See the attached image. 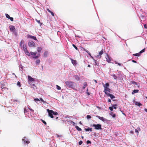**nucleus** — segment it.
Wrapping results in <instances>:
<instances>
[{"mask_svg": "<svg viewBox=\"0 0 147 147\" xmlns=\"http://www.w3.org/2000/svg\"><path fill=\"white\" fill-rule=\"evenodd\" d=\"M66 85L67 87L69 88H72L74 89V82L71 81H68L65 82Z\"/></svg>", "mask_w": 147, "mask_h": 147, "instance_id": "f257e3e1", "label": "nucleus"}, {"mask_svg": "<svg viewBox=\"0 0 147 147\" xmlns=\"http://www.w3.org/2000/svg\"><path fill=\"white\" fill-rule=\"evenodd\" d=\"M23 50L24 51L25 54L28 56H30V54L29 52L28 51L27 49L26 45L24 44L23 46Z\"/></svg>", "mask_w": 147, "mask_h": 147, "instance_id": "f03ea898", "label": "nucleus"}, {"mask_svg": "<svg viewBox=\"0 0 147 147\" xmlns=\"http://www.w3.org/2000/svg\"><path fill=\"white\" fill-rule=\"evenodd\" d=\"M10 30L11 32L14 33L15 35H17V33L15 32L16 29L15 26H13L11 25L9 26Z\"/></svg>", "mask_w": 147, "mask_h": 147, "instance_id": "7ed1b4c3", "label": "nucleus"}, {"mask_svg": "<svg viewBox=\"0 0 147 147\" xmlns=\"http://www.w3.org/2000/svg\"><path fill=\"white\" fill-rule=\"evenodd\" d=\"M92 126L94 127V129H101V125L100 124H93L92 125Z\"/></svg>", "mask_w": 147, "mask_h": 147, "instance_id": "20e7f679", "label": "nucleus"}, {"mask_svg": "<svg viewBox=\"0 0 147 147\" xmlns=\"http://www.w3.org/2000/svg\"><path fill=\"white\" fill-rule=\"evenodd\" d=\"M30 54L34 56L33 57V58L35 59H36L39 58L40 57V55L39 54L35 56L36 55V52H30Z\"/></svg>", "mask_w": 147, "mask_h": 147, "instance_id": "39448f33", "label": "nucleus"}, {"mask_svg": "<svg viewBox=\"0 0 147 147\" xmlns=\"http://www.w3.org/2000/svg\"><path fill=\"white\" fill-rule=\"evenodd\" d=\"M110 89L109 88H107L105 87V88H104V92L105 93V94L107 96L110 94Z\"/></svg>", "mask_w": 147, "mask_h": 147, "instance_id": "423d86ee", "label": "nucleus"}, {"mask_svg": "<svg viewBox=\"0 0 147 147\" xmlns=\"http://www.w3.org/2000/svg\"><path fill=\"white\" fill-rule=\"evenodd\" d=\"M47 110L49 116L51 118H53L54 117L53 116V114L52 110H50L49 109H47Z\"/></svg>", "mask_w": 147, "mask_h": 147, "instance_id": "0eeeda50", "label": "nucleus"}, {"mask_svg": "<svg viewBox=\"0 0 147 147\" xmlns=\"http://www.w3.org/2000/svg\"><path fill=\"white\" fill-rule=\"evenodd\" d=\"M28 46L30 47H35V43L32 41H30L28 42Z\"/></svg>", "mask_w": 147, "mask_h": 147, "instance_id": "6e6552de", "label": "nucleus"}, {"mask_svg": "<svg viewBox=\"0 0 147 147\" xmlns=\"http://www.w3.org/2000/svg\"><path fill=\"white\" fill-rule=\"evenodd\" d=\"M104 51L102 49L101 51H100L98 55H96V57L99 59L101 57V55L104 53Z\"/></svg>", "mask_w": 147, "mask_h": 147, "instance_id": "1a4fd4ad", "label": "nucleus"}, {"mask_svg": "<svg viewBox=\"0 0 147 147\" xmlns=\"http://www.w3.org/2000/svg\"><path fill=\"white\" fill-rule=\"evenodd\" d=\"M27 38H32L35 40L37 41L38 40L36 38L35 36H33L31 35H30L29 34H28L27 36Z\"/></svg>", "mask_w": 147, "mask_h": 147, "instance_id": "9d476101", "label": "nucleus"}, {"mask_svg": "<svg viewBox=\"0 0 147 147\" xmlns=\"http://www.w3.org/2000/svg\"><path fill=\"white\" fill-rule=\"evenodd\" d=\"M96 117L99 119L100 120H101L103 122H104L105 121V119L103 117H100L99 116L97 115Z\"/></svg>", "mask_w": 147, "mask_h": 147, "instance_id": "9b49d317", "label": "nucleus"}, {"mask_svg": "<svg viewBox=\"0 0 147 147\" xmlns=\"http://www.w3.org/2000/svg\"><path fill=\"white\" fill-rule=\"evenodd\" d=\"M28 80L29 81L31 82L34 81V79L33 78H32L30 76H28Z\"/></svg>", "mask_w": 147, "mask_h": 147, "instance_id": "f8f14e48", "label": "nucleus"}, {"mask_svg": "<svg viewBox=\"0 0 147 147\" xmlns=\"http://www.w3.org/2000/svg\"><path fill=\"white\" fill-rule=\"evenodd\" d=\"M108 96H109L111 99H113L115 98V97L113 94H109L107 95Z\"/></svg>", "mask_w": 147, "mask_h": 147, "instance_id": "ddd939ff", "label": "nucleus"}, {"mask_svg": "<svg viewBox=\"0 0 147 147\" xmlns=\"http://www.w3.org/2000/svg\"><path fill=\"white\" fill-rule=\"evenodd\" d=\"M134 101L135 103V104L136 105H138L139 106H142V104L139 102H138L137 101H135L134 100Z\"/></svg>", "mask_w": 147, "mask_h": 147, "instance_id": "4468645a", "label": "nucleus"}, {"mask_svg": "<svg viewBox=\"0 0 147 147\" xmlns=\"http://www.w3.org/2000/svg\"><path fill=\"white\" fill-rule=\"evenodd\" d=\"M109 86V84L108 83H107L105 84V85H103V86L104 88H105L106 87L107 88H109L108 87Z\"/></svg>", "mask_w": 147, "mask_h": 147, "instance_id": "2eb2a0df", "label": "nucleus"}, {"mask_svg": "<svg viewBox=\"0 0 147 147\" xmlns=\"http://www.w3.org/2000/svg\"><path fill=\"white\" fill-rule=\"evenodd\" d=\"M71 62L74 65H76L77 64L76 61V60H73L72 59H71Z\"/></svg>", "mask_w": 147, "mask_h": 147, "instance_id": "dca6fc26", "label": "nucleus"}, {"mask_svg": "<svg viewBox=\"0 0 147 147\" xmlns=\"http://www.w3.org/2000/svg\"><path fill=\"white\" fill-rule=\"evenodd\" d=\"M139 92V90H134V91L132 92V94H134L135 93H138Z\"/></svg>", "mask_w": 147, "mask_h": 147, "instance_id": "f3484780", "label": "nucleus"}, {"mask_svg": "<svg viewBox=\"0 0 147 147\" xmlns=\"http://www.w3.org/2000/svg\"><path fill=\"white\" fill-rule=\"evenodd\" d=\"M47 10L49 12V13H51V14L53 16H54V13H53V12L52 11H51L48 8H47Z\"/></svg>", "mask_w": 147, "mask_h": 147, "instance_id": "a211bd4d", "label": "nucleus"}, {"mask_svg": "<svg viewBox=\"0 0 147 147\" xmlns=\"http://www.w3.org/2000/svg\"><path fill=\"white\" fill-rule=\"evenodd\" d=\"M42 48L41 47H38L37 48V50L38 52H40L41 51Z\"/></svg>", "mask_w": 147, "mask_h": 147, "instance_id": "6ab92c4d", "label": "nucleus"}, {"mask_svg": "<svg viewBox=\"0 0 147 147\" xmlns=\"http://www.w3.org/2000/svg\"><path fill=\"white\" fill-rule=\"evenodd\" d=\"M141 55V54L139 52V53H136V54H133V55L135 56H140Z\"/></svg>", "mask_w": 147, "mask_h": 147, "instance_id": "aec40b11", "label": "nucleus"}, {"mask_svg": "<svg viewBox=\"0 0 147 147\" xmlns=\"http://www.w3.org/2000/svg\"><path fill=\"white\" fill-rule=\"evenodd\" d=\"M75 79L79 81L80 80V78L79 76L77 75H75L74 76Z\"/></svg>", "mask_w": 147, "mask_h": 147, "instance_id": "412c9836", "label": "nucleus"}, {"mask_svg": "<svg viewBox=\"0 0 147 147\" xmlns=\"http://www.w3.org/2000/svg\"><path fill=\"white\" fill-rule=\"evenodd\" d=\"M110 115H111L112 117H115V116H116V115L115 114H113V112H111L110 113Z\"/></svg>", "mask_w": 147, "mask_h": 147, "instance_id": "4be33fe9", "label": "nucleus"}, {"mask_svg": "<svg viewBox=\"0 0 147 147\" xmlns=\"http://www.w3.org/2000/svg\"><path fill=\"white\" fill-rule=\"evenodd\" d=\"M48 54V52L47 51H45L44 54H43L44 56L45 57H47Z\"/></svg>", "mask_w": 147, "mask_h": 147, "instance_id": "5701e85b", "label": "nucleus"}, {"mask_svg": "<svg viewBox=\"0 0 147 147\" xmlns=\"http://www.w3.org/2000/svg\"><path fill=\"white\" fill-rule=\"evenodd\" d=\"M77 129L78 131H82V129L78 126H76L75 127Z\"/></svg>", "mask_w": 147, "mask_h": 147, "instance_id": "b1692460", "label": "nucleus"}, {"mask_svg": "<svg viewBox=\"0 0 147 147\" xmlns=\"http://www.w3.org/2000/svg\"><path fill=\"white\" fill-rule=\"evenodd\" d=\"M1 89L2 91H7L8 90V89L6 87H3L2 88H1Z\"/></svg>", "mask_w": 147, "mask_h": 147, "instance_id": "393cba45", "label": "nucleus"}, {"mask_svg": "<svg viewBox=\"0 0 147 147\" xmlns=\"http://www.w3.org/2000/svg\"><path fill=\"white\" fill-rule=\"evenodd\" d=\"M85 130L86 131H92V128H88L87 129H85Z\"/></svg>", "mask_w": 147, "mask_h": 147, "instance_id": "a878e982", "label": "nucleus"}, {"mask_svg": "<svg viewBox=\"0 0 147 147\" xmlns=\"http://www.w3.org/2000/svg\"><path fill=\"white\" fill-rule=\"evenodd\" d=\"M87 86V82H85L84 84V86L83 87V88L84 89Z\"/></svg>", "mask_w": 147, "mask_h": 147, "instance_id": "bb28decb", "label": "nucleus"}, {"mask_svg": "<svg viewBox=\"0 0 147 147\" xmlns=\"http://www.w3.org/2000/svg\"><path fill=\"white\" fill-rule=\"evenodd\" d=\"M24 41L23 40H22L20 42V46L22 47V45L24 44Z\"/></svg>", "mask_w": 147, "mask_h": 147, "instance_id": "cd10ccee", "label": "nucleus"}, {"mask_svg": "<svg viewBox=\"0 0 147 147\" xmlns=\"http://www.w3.org/2000/svg\"><path fill=\"white\" fill-rule=\"evenodd\" d=\"M83 50L86 51L89 55H90V53L89 51H88L85 48L83 49Z\"/></svg>", "mask_w": 147, "mask_h": 147, "instance_id": "c85d7f7f", "label": "nucleus"}, {"mask_svg": "<svg viewBox=\"0 0 147 147\" xmlns=\"http://www.w3.org/2000/svg\"><path fill=\"white\" fill-rule=\"evenodd\" d=\"M36 64H39L40 62V60L39 59H37L36 60Z\"/></svg>", "mask_w": 147, "mask_h": 147, "instance_id": "c756f323", "label": "nucleus"}, {"mask_svg": "<svg viewBox=\"0 0 147 147\" xmlns=\"http://www.w3.org/2000/svg\"><path fill=\"white\" fill-rule=\"evenodd\" d=\"M117 104H115L112 106V107H113V109H117Z\"/></svg>", "mask_w": 147, "mask_h": 147, "instance_id": "7c9ffc66", "label": "nucleus"}, {"mask_svg": "<svg viewBox=\"0 0 147 147\" xmlns=\"http://www.w3.org/2000/svg\"><path fill=\"white\" fill-rule=\"evenodd\" d=\"M112 76L115 79V80L117 79V77L115 74H113Z\"/></svg>", "mask_w": 147, "mask_h": 147, "instance_id": "2f4dec72", "label": "nucleus"}, {"mask_svg": "<svg viewBox=\"0 0 147 147\" xmlns=\"http://www.w3.org/2000/svg\"><path fill=\"white\" fill-rule=\"evenodd\" d=\"M53 114L54 115H57L58 114V113L57 112H54L52 110Z\"/></svg>", "mask_w": 147, "mask_h": 147, "instance_id": "473e14b6", "label": "nucleus"}, {"mask_svg": "<svg viewBox=\"0 0 147 147\" xmlns=\"http://www.w3.org/2000/svg\"><path fill=\"white\" fill-rule=\"evenodd\" d=\"M17 85L19 86V87H21L20 83V82L18 81L17 83Z\"/></svg>", "mask_w": 147, "mask_h": 147, "instance_id": "72a5a7b5", "label": "nucleus"}, {"mask_svg": "<svg viewBox=\"0 0 147 147\" xmlns=\"http://www.w3.org/2000/svg\"><path fill=\"white\" fill-rule=\"evenodd\" d=\"M57 89L58 90H59L61 89V88L58 85H56Z\"/></svg>", "mask_w": 147, "mask_h": 147, "instance_id": "f704fd0d", "label": "nucleus"}, {"mask_svg": "<svg viewBox=\"0 0 147 147\" xmlns=\"http://www.w3.org/2000/svg\"><path fill=\"white\" fill-rule=\"evenodd\" d=\"M39 99L42 102H43L44 103H45L46 102V101H44L42 99V98H40V99Z\"/></svg>", "mask_w": 147, "mask_h": 147, "instance_id": "c9c22d12", "label": "nucleus"}, {"mask_svg": "<svg viewBox=\"0 0 147 147\" xmlns=\"http://www.w3.org/2000/svg\"><path fill=\"white\" fill-rule=\"evenodd\" d=\"M5 16L8 19H9V18H10L9 16L7 14H6Z\"/></svg>", "mask_w": 147, "mask_h": 147, "instance_id": "e433bc0d", "label": "nucleus"}, {"mask_svg": "<svg viewBox=\"0 0 147 147\" xmlns=\"http://www.w3.org/2000/svg\"><path fill=\"white\" fill-rule=\"evenodd\" d=\"M72 46L75 48V49H76L77 50L78 49L77 47L75 45L73 44L72 45Z\"/></svg>", "mask_w": 147, "mask_h": 147, "instance_id": "4c0bfd02", "label": "nucleus"}, {"mask_svg": "<svg viewBox=\"0 0 147 147\" xmlns=\"http://www.w3.org/2000/svg\"><path fill=\"white\" fill-rule=\"evenodd\" d=\"M145 51V49H143L141 51H140L139 52L140 53V54H141L143 52H144Z\"/></svg>", "mask_w": 147, "mask_h": 147, "instance_id": "58836bf2", "label": "nucleus"}, {"mask_svg": "<svg viewBox=\"0 0 147 147\" xmlns=\"http://www.w3.org/2000/svg\"><path fill=\"white\" fill-rule=\"evenodd\" d=\"M92 117L90 115H88L87 116V118L88 119H90Z\"/></svg>", "mask_w": 147, "mask_h": 147, "instance_id": "ea45409f", "label": "nucleus"}, {"mask_svg": "<svg viewBox=\"0 0 147 147\" xmlns=\"http://www.w3.org/2000/svg\"><path fill=\"white\" fill-rule=\"evenodd\" d=\"M107 59V61L109 63H110V61H111V59H110L109 58L108 59Z\"/></svg>", "mask_w": 147, "mask_h": 147, "instance_id": "a19ab883", "label": "nucleus"}, {"mask_svg": "<svg viewBox=\"0 0 147 147\" xmlns=\"http://www.w3.org/2000/svg\"><path fill=\"white\" fill-rule=\"evenodd\" d=\"M82 140H80L79 142V145H81L82 144Z\"/></svg>", "mask_w": 147, "mask_h": 147, "instance_id": "79ce46f5", "label": "nucleus"}, {"mask_svg": "<svg viewBox=\"0 0 147 147\" xmlns=\"http://www.w3.org/2000/svg\"><path fill=\"white\" fill-rule=\"evenodd\" d=\"M34 100L36 101H39L40 100L37 98H34Z\"/></svg>", "mask_w": 147, "mask_h": 147, "instance_id": "37998d69", "label": "nucleus"}, {"mask_svg": "<svg viewBox=\"0 0 147 147\" xmlns=\"http://www.w3.org/2000/svg\"><path fill=\"white\" fill-rule=\"evenodd\" d=\"M109 109L111 111H112L113 110V107H109Z\"/></svg>", "mask_w": 147, "mask_h": 147, "instance_id": "c03bdc74", "label": "nucleus"}, {"mask_svg": "<svg viewBox=\"0 0 147 147\" xmlns=\"http://www.w3.org/2000/svg\"><path fill=\"white\" fill-rule=\"evenodd\" d=\"M42 122L45 124L46 125L47 123L46 121L43 120H42Z\"/></svg>", "mask_w": 147, "mask_h": 147, "instance_id": "a18cd8bd", "label": "nucleus"}, {"mask_svg": "<svg viewBox=\"0 0 147 147\" xmlns=\"http://www.w3.org/2000/svg\"><path fill=\"white\" fill-rule=\"evenodd\" d=\"M24 143L25 144H26L27 143L28 144L30 143V142L29 141H24Z\"/></svg>", "mask_w": 147, "mask_h": 147, "instance_id": "49530a36", "label": "nucleus"}, {"mask_svg": "<svg viewBox=\"0 0 147 147\" xmlns=\"http://www.w3.org/2000/svg\"><path fill=\"white\" fill-rule=\"evenodd\" d=\"M86 93H87L88 95H90V93L88 92V89H87L86 90Z\"/></svg>", "mask_w": 147, "mask_h": 147, "instance_id": "de8ad7c7", "label": "nucleus"}, {"mask_svg": "<svg viewBox=\"0 0 147 147\" xmlns=\"http://www.w3.org/2000/svg\"><path fill=\"white\" fill-rule=\"evenodd\" d=\"M9 19H10L11 21H13V19L12 17H10V18H9Z\"/></svg>", "mask_w": 147, "mask_h": 147, "instance_id": "09e8293b", "label": "nucleus"}, {"mask_svg": "<svg viewBox=\"0 0 147 147\" xmlns=\"http://www.w3.org/2000/svg\"><path fill=\"white\" fill-rule=\"evenodd\" d=\"M87 142V144H89V143H90V144H91V142L90 141H89V140H87V142Z\"/></svg>", "mask_w": 147, "mask_h": 147, "instance_id": "8fccbe9b", "label": "nucleus"}, {"mask_svg": "<svg viewBox=\"0 0 147 147\" xmlns=\"http://www.w3.org/2000/svg\"><path fill=\"white\" fill-rule=\"evenodd\" d=\"M144 28L145 29H147V25L146 24H144Z\"/></svg>", "mask_w": 147, "mask_h": 147, "instance_id": "3c124183", "label": "nucleus"}, {"mask_svg": "<svg viewBox=\"0 0 147 147\" xmlns=\"http://www.w3.org/2000/svg\"><path fill=\"white\" fill-rule=\"evenodd\" d=\"M1 88H2L3 87H4L5 86V84H1Z\"/></svg>", "mask_w": 147, "mask_h": 147, "instance_id": "603ef678", "label": "nucleus"}, {"mask_svg": "<svg viewBox=\"0 0 147 147\" xmlns=\"http://www.w3.org/2000/svg\"><path fill=\"white\" fill-rule=\"evenodd\" d=\"M36 20V22L39 24H40V20H38L37 19Z\"/></svg>", "mask_w": 147, "mask_h": 147, "instance_id": "864d4df0", "label": "nucleus"}, {"mask_svg": "<svg viewBox=\"0 0 147 147\" xmlns=\"http://www.w3.org/2000/svg\"><path fill=\"white\" fill-rule=\"evenodd\" d=\"M135 132L136 133H138V131L136 129H135Z\"/></svg>", "mask_w": 147, "mask_h": 147, "instance_id": "5fc2aeb1", "label": "nucleus"}, {"mask_svg": "<svg viewBox=\"0 0 147 147\" xmlns=\"http://www.w3.org/2000/svg\"><path fill=\"white\" fill-rule=\"evenodd\" d=\"M133 84H135L136 85H137V84L136 82H132V83Z\"/></svg>", "mask_w": 147, "mask_h": 147, "instance_id": "6e6d98bb", "label": "nucleus"}, {"mask_svg": "<svg viewBox=\"0 0 147 147\" xmlns=\"http://www.w3.org/2000/svg\"><path fill=\"white\" fill-rule=\"evenodd\" d=\"M132 61L133 62H134V63H136L137 62L136 61H135V60H133Z\"/></svg>", "mask_w": 147, "mask_h": 147, "instance_id": "4d7b16f0", "label": "nucleus"}, {"mask_svg": "<svg viewBox=\"0 0 147 147\" xmlns=\"http://www.w3.org/2000/svg\"><path fill=\"white\" fill-rule=\"evenodd\" d=\"M94 82L96 83H97L96 80H94Z\"/></svg>", "mask_w": 147, "mask_h": 147, "instance_id": "13d9d810", "label": "nucleus"}, {"mask_svg": "<svg viewBox=\"0 0 147 147\" xmlns=\"http://www.w3.org/2000/svg\"><path fill=\"white\" fill-rule=\"evenodd\" d=\"M108 102H111V99H109L108 100Z\"/></svg>", "mask_w": 147, "mask_h": 147, "instance_id": "bf43d9fd", "label": "nucleus"}, {"mask_svg": "<svg viewBox=\"0 0 147 147\" xmlns=\"http://www.w3.org/2000/svg\"><path fill=\"white\" fill-rule=\"evenodd\" d=\"M30 109V111H32H32H34V110H33V109Z\"/></svg>", "mask_w": 147, "mask_h": 147, "instance_id": "052dcab7", "label": "nucleus"}, {"mask_svg": "<svg viewBox=\"0 0 147 147\" xmlns=\"http://www.w3.org/2000/svg\"><path fill=\"white\" fill-rule=\"evenodd\" d=\"M144 111H146V112H147V109H144Z\"/></svg>", "mask_w": 147, "mask_h": 147, "instance_id": "680f3d73", "label": "nucleus"}, {"mask_svg": "<svg viewBox=\"0 0 147 147\" xmlns=\"http://www.w3.org/2000/svg\"><path fill=\"white\" fill-rule=\"evenodd\" d=\"M117 64H118L119 66H121V64L120 63H117Z\"/></svg>", "mask_w": 147, "mask_h": 147, "instance_id": "e2e57ef3", "label": "nucleus"}, {"mask_svg": "<svg viewBox=\"0 0 147 147\" xmlns=\"http://www.w3.org/2000/svg\"><path fill=\"white\" fill-rule=\"evenodd\" d=\"M88 67H90V65H88Z\"/></svg>", "mask_w": 147, "mask_h": 147, "instance_id": "0e129e2a", "label": "nucleus"}, {"mask_svg": "<svg viewBox=\"0 0 147 147\" xmlns=\"http://www.w3.org/2000/svg\"><path fill=\"white\" fill-rule=\"evenodd\" d=\"M141 17H142V18H143L144 17V16H141Z\"/></svg>", "mask_w": 147, "mask_h": 147, "instance_id": "69168bd1", "label": "nucleus"}, {"mask_svg": "<svg viewBox=\"0 0 147 147\" xmlns=\"http://www.w3.org/2000/svg\"><path fill=\"white\" fill-rule=\"evenodd\" d=\"M115 63L117 64V63H118L116 61H115Z\"/></svg>", "mask_w": 147, "mask_h": 147, "instance_id": "338daca9", "label": "nucleus"}, {"mask_svg": "<svg viewBox=\"0 0 147 147\" xmlns=\"http://www.w3.org/2000/svg\"><path fill=\"white\" fill-rule=\"evenodd\" d=\"M42 69H43V66H42Z\"/></svg>", "mask_w": 147, "mask_h": 147, "instance_id": "774afa93", "label": "nucleus"}]
</instances>
